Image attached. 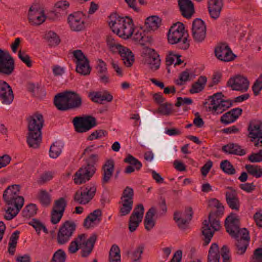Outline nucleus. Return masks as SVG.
Returning a JSON list of instances; mask_svg holds the SVG:
<instances>
[{"label": "nucleus", "instance_id": "obj_51", "mask_svg": "<svg viewBox=\"0 0 262 262\" xmlns=\"http://www.w3.org/2000/svg\"><path fill=\"white\" fill-rule=\"evenodd\" d=\"M29 224L35 229L37 234H39L41 230H42L45 233H48V231L45 226L36 219H32L29 223Z\"/></svg>", "mask_w": 262, "mask_h": 262}, {"label": "nucleus", "instance_id": "obj_59", "mask_svg": "<svg viewBox=\"0 0 262 262\" xmlns=\"http://www.w3.org/2000/svg\"><path fill=\"white\" fill-rule=\"evenodd\" d=\"M252 90L255 96L259 95L262 90V73L260 74L258 78L254 82Z\"/></svg>", "mask_w": 262, "mask_h": 262}, {"label": "nucleus", "instance_id": "obj_18", "mask_svg": "<svg viewBox=\"0 0 262 262\" xmlns=\"http://www.w3.org/2000/svg\"><path fill=\"white\" fill-rule=\"evenodd\" d=\"M70 28L74 31H79L84 28L83 16L81 13L76 12L71 14L68 18Z\"/></svg>", "mask_w": 262, "mask_h": 262}, {"label": "nucleus", "instance_id": "obj_58", "mask_svg": "<svg viewBox=\"0 0 262 262\" xmlns=\"http://www.w3.org/2000/svg\"><path fill=\"white\" fill-rule=\"evenodd\" d=\"M157 112L162 115L168 116L172 112V104L167 102L161 104L159 106Z\"/></svg>", "mask_w": 262, "mask_h": 262}, {"label": "nucleus", "instance_id": "obj_30", "mask_svg": "<svg viewBox=\"0 0 262 262\" xmlns=\"http://www.w3.org/2000/svg\"><path fill=\"white\" fill-rule=\"evenodd\" d=\"M28 19L32 25H39L45 21L46 17L43 12L31 7L28 12Z\"/></svg>", "mask_w": 262, "mask_h": 262}, {"label": "nucleus", "instance_id": "obj_15", "mask_svg": "<svg viewBox=\"0 0 262 262\" xmlns=\"http://www.w3.org/2000/svg\"><path fill=\"white\" fill-rule=\"evenodd\" d=\"M249 82L247 78L241 75H236L230 78L227 82L228 86L232 90L245 92L249 88Z\"/></svg>", "mask_w": 262, "mask_h": 262}, {"label": "nucleus", "instance_id": "obj_16", "mask_svg": "<svg viewBox=\"0 0 262 262\" xmlns=\"http://www.w3.org/2000/svg\"><path fill=\"white\" fill-rule=\"evenodd\" d=\"M215 55L220 60L228 62L234 59V55L226 43L219 44L215 48Z\"/></svg>", "mask_w": 262, "mask_h": 262}, {"label": "nucleus", "instance_id": "obj_22", "mask_svg": "<svg viewBox=\"0 0 262 262\" xmlns=\"http://www.w3.org/2000/svg\"><path fill=\"white\" fill-rule=\"evenodd\" d=\"M178 6L182 15L190 18L194 13V8L191 0H178Z\"/></svg>", "mask_w": 262, "mask_h": 262}, {"label": "nucleus", "instance_id": "obj_37", "mask_svg": "<svg viewBox=\"0 0 262 262\" xmlns=\"http://www.w3.org/2000/svg\"><path fill=\"white\" fill-rule=\"evenodd\" d=\"M29 146L36 148L39 147L41 141V132H29L27 140Z\"/></svg>", "mask_w": 262, "mask_h": 262}, {"label": "nucleus", "instance_id": "obj_12", "mask_svg": "<svg viewBox=\"0 0 262 262\" xmlns=\"http://www.w3.org/2000/svg\"><path fill=\"white\" fill-rule=\"evenodd\" d=\"M73 122L75 130L78 133L86 132L96 125V120L92 116L76 117Z\"/></svg>", "mask_w": 262, "mask_h": 262}, {"label": "nucleus", "instance_id": "obj_34", "mask_svg": "<svg viewBox=\"0 0 262 262\" xmlns=\"http://www.w3.org/2000/svg\"><path fill=\"white\" fill-rule=\"evenodd\" d=\"M97 239V235L92 234L89 237L87 242L84 243L83 245L80 247L81 255L83 257H86L92 253L94 247L95 243Z\"/></svg>", "mask_w": 262, "mask_h": 262}, {"label": "nucleus", "instance_id": "obj_1", "mask_svg": "<svg viewBox=\"0 0 262 262\" xmlns=\"http://www.w3.org/2000/svg\"><path fill=\"white\" fill-rule=\"evenodd\" d=\"M20 185L9 186L4 191L3 198L6 204L4 218L11 220L19 213L24 204V199L19 195Z\"/></svg>", "mask_w": 262, "mask_h": 262}, {"label": "nucleus", "instance_id": "obj_36", "mask_svg": "<svg viewBox=\"0 0 262 262\" xmlns=\"http://www.w3.org/2000/svg\"><path fill=\"white\" fill-rule=\"evenodd\" d=\"M69 110H74L80 107L82 98L79 94L73 91H68Z\"/></svg>", "mask_w": 262, "mask_h": 262}, {"label": "nucleus", "instance_id": "obj_57", "mask_svg": "<svg viewBox=\"0 0 262 262\" xmlns=\"http://www.w3.org/2000/svg\"><path fill=\"white\" fill-rule=\"evenodd\" d=\"M249 242L247 240L237 239L236 245V250L238 254H244L248 246Z\"/></svg>", "mask_w": 262, "mask_h": 262}, {"label": "nucleus", "instance_id": "obj_47", "mask_svg": "<svg viewBox=\"0 0 262 262\" xmlns=\"http://www.w3.org/2000/svg\"><path fill=\"white\" fill-rule=\"evenodd\" d=\"M108 262H121L120 250L116 245H113L110 249Z\"/></svg>", "mask_w": 262, "mask_h": 262}, {"label": "nucleus", "instance_id": "obj_44", "mask_svg": "<svg viewBox=\"0 0 262 262\" xmlns=\"http://www.w3.org/2000/svg\"><path fill=\"white\" fill-rule=\"evenodd\" d=\"M160 18L157 16H151L146 19L145 25L148 31H155L160 26Z\"/></svg>", "mask_w": 262, "mask_h": 262}, {"label": "nucleus", "instance_id": "obj_63", "mask_svg": "<svg viewBox=\"0 0 262 262\" xmlns=\"http://www.w3.org/2000/svg\"><path fill=\"white\" fill-rule=\"evenodd\" d=\"M221 255L223 258V262H231V256L228 247L224 245L221 250Z\"/></svg>", "mask_w": 262, "mask_h": 262}, {"label": "nucleus", "instance_id": "obj_64", "mask_svg": "<svg viewBox=\"0 0 262 262\" xmlns=\"http://www.w3.org/2000/svg\"><path fill=\"white\" fill-rule=\"evenodd\" d=\"M248 159L253 163L262 162V150H260L256 153H252L250 155Z\"/></svg>", "mask_w": 262, "mask_h": 262}, {"label": "nucleus", "instance_id": "obj_35", "mask_svg": "<svg viewBox=\"0 0 262 262\" xmlns=\"http://www.w3.org/2000/svg\"><path fill=\"white\" fill-rule=\"evenodd\" d=\"M101 215L102 212L100 210H94L84 219L83 226L86 228H90L94 226V224L99 223L101 220Z\"/></svg>", "mask_w": 262, "mask_h": 262}, {"label": "nucleus", "instance_id": "obj_49", "mask_svg": "<svg viewBox=\"0 0 262 262\" xmlns=\"http://www.w3.org/2000/svg\"><path fill=\"white\" fill-rule=\"evenodd\" d=\"M106 43L109 49L113 53H117V51L122 46L111 36L107 37Z\"/></svg>", "mask_w": 262, "mask_h": 262}, {"label": "nucleus", "instance_id": "obj_56", "mask_svg": "<svg viewBox=\"0 0 262 262\" xmlns=\"http://www.w3.org/2000/svg\"><path fill=\"white\" fill-rule=\"evenodd\" d=\"M66 254L62 249H58L53 254L50 262H65Z\"/></svg>", "mask_w": 262, "mask_h": 262}, {"label": "nucleus", "instance_id": "obj_20", "mask_svg": "<svg viewBox=\"0 0 262 262\" xmlns=\"http://www.w3.org/2000/svg\"><path fill=\"white\" fill-rule=\"evenodd\" d=\"M14 99L11 88L5 81L0 80V100L4 104H10Z\"/></svg>", "mask_w": 262, "mask_h": 262}, {"label": "nucleus", "instance_id": "obj_31", "mask_svg": "<svg viewBox=\"0 0 262 262\" xmlns=\"http://www.w3.org/2000/svg\"><path fill=\"white\" fill-rule=\"evenodd\" d=\"M54 103L57 108L61 111L69 110L68 91L57 94L54 98Z\"/></svg>", "mask_w": 262, "mask_h": 262}, {"label": "nucleus", "instance_id": "obj_4", "mask_svg": "<svg viewBox=\"0 0 262 262\" xmlns=\"http://www.w3.org/2000/svg\"><path fill=\"white\" fill-rule=\"evenodd\" d=\"M222 96V93H216L209 96L203 102V106L206 110L213 115H219L231 107L233 102L230 99H223Z\"/></svg>", "mask_w": 262, "mask_h": 262}, {"label": "nucleus", "instance_id": "obj_26", "mask_svg": "<svg viewBox=\"0 0 262 262\" xmlns=\"http://www.w3.org/2000/svg\"><path fill=\"white\" fill-rule=\"evenodd\" d=\"M242 112V109L239 107L233 108L222 115L221 122L226 125L233 123L238 118Z\"/></svg>", "mask_w": 262, "mask_h": 262}, {"label": "nucleus", "instance_id": "obj_55", "mask_svg": "<svg viewBox=\"0 0 262 262\" xmlns=\"http://www.w3.org/2000/svg\"><path fill=\"white\" fill-rule=\"evenodd\" d=\"M55 173L51 171H46L42 173L38 180H37V183L39 185H43L46 183L51 180L54 176Z\"/></svg>", "mask_w": 262, "mask_h": 262}, {"label": "nucleus", "instance_id": "obj_9", "mask_svg": "<svg viewBox=\"0 0 262 262\" xmlns=\"http://www.w3.org/2000/svg\"><path fill=\"white\" fill-rule=\"evenodd\" d=\"M247 130L248 137L253 139H257L254 142L255 146L262 144V121L259 120L253 119L249 121Z\"/></svg>", "mask_w": 262, "mask_h": 262}, {"label": "nucleus", "instance_id": "obj_61", "mask_svg": "<svg viewBox=\"0 0 262 262\" xmlns=\"http://www.w3.org/2000/svg\"><path fill=\"white\" fill-rule=\"evenodd\" d=\"M143 249V247L140 246L134 251L132 255V262H140Z\"/></svg>", "mask_w": 262, "mask_h": 262}, {"label": "nucleus", "instance_id": "obj_38", "mask_svg": "<svg viewBox=\"0 0 262 262\" xmlns=\"http://www.w3.org/2000/svg\"><path fill=\"white\" fill-rule=\"evenodd\" d=\"M113 96L107 92H105L103 93L94 92L91 94L92 100L94 102L100 104H102L104 101L110 102L113 100Z\"/></svg>", "mask_w": 262, "mask_h": 262}, {"label": "nucleus", "instance_id": "obj_40", "mask_svg": "<svg viewBox=\"0 0 262 262\" xmlns=\"http://www.w3.org/2000/svg\"><path fill=\"white\" fill-rule=\"evenodd\" d=\"M156 211V209L155 207H151L146 212L144 219V226L145 229L149 231L155 225V222L153 219Z\"/></svg>", "mask_w": 262, "mask_h": 262}, {"label": "nucleus", "instance_id": "obj_62", "mask_svg": "<svg viewBox=\"0 0 262 262\" xmlns=\"http://www.w3.org/2000/svg\"><path fill=\"white\" fill-rule=\"evenodd\" d=\"M134 194L133 189L129 186H127L123 190L120 199L133 201Z\"/></svg>", "mask_w": 262, "mask_h": 262}, {"label": "nucleus", "instance_id": "obj_53", "mask_svg": "<svg viewBox=\"0 0 262 262\" xmlns=\"http://www.w3.org/2000/svg\"><path fill=\"white\" fill-rule=\"evenodd\" d=\"M67 205V201L64 198H60L55 201L53 209L64 213Z\"/></svg>", "mask_w": 262, "mask_h": 262}, {"label": "nucleus", "instance_id": "obj_27", "mask_svg": "<svg viewBox=\"0 0 262 262\" xmlns=\"http://www.w3.org/2000/svg\"><path fill=\"white\" fill-rule=\"evenodd\" d=\"M146 62L149 69L152 71H156L159 69L161 63L159 55L154 49H149L148 51L147 58Z\"/></svg>", "mask_w": 262, "mask_h": 262}, {"label": "nucleus", "instance_id": "obj_48", "mask_svg": "<svg viewBox=\"0 0 262 262\" xmlns=\"http://www.w3.org/2000/svg\"><path fill=\"white\" fill-rule=\"evenodd\" d=\"M38 198L40 203L43 206H48L51 204V195L46 190H39Z\"/></svg>", "mask_w": 262, "mask_h": 262}, {"label": "nucleus", "instance_id": "obj_29", "mask_svg": "<svg viewBox=\"0 0 262 262\" xmlns=\"http://www.w3.org/2000/svg\"><path fill=\"white\" fill-rule=\"evenodd\" d=\"M89 239L88 235L84 233L78 234L70 243L68 250L70 253H75L79 249L80 246L84 245V243Z\"/></svg>", "mask_w": 262, "mask_h": 262}, {"label": "nucleus", "instance_id": "obj_42", "mask_svg": "<svg viewBox=\"0 0 262 262\" xmlns=\"http://www.w3.org/2000/svg\"><path fill=\"white\" fill-rule=\"evenodd\" d=\"M70 7V3L67 1H59L55 5V15L57 17L61 16L67 14V10Z\"/></svg>", "mask_w": 262, "mask_h": 262}, {"label": "nucleus", "instance_id": "obj_46", "mask_svg": "<svg viewBox=\"0 0 262 262\" xmlns=\"http://www.w3.org/2000/svg\"><path fill=\"white\" fill-rule=\"evenodd\" d=\"M245 169L247 172L256 178L262 177V168L257 165L247 164L245 165Z\"/></svg>", "mask_w": 262, "mask_h": 262}, {"label": "nucleus", "instance_id": "obj_14", "mask_svg": "<svg viewBox=\"0 0 262 262\" xmlns=\"http://www.w3.org/2000/svg\"><path fill=\"white\" fill-rule=\"evenodd\" d=\"M206 33V28L204 22L200 18L195 19L192 23V34L195 41H203Z\"/></svg>", "mask_w": 262, "mask_h": 262}, {"label": "nucleus", "instance_id": "obj_39", "mask_svg": "<svg viewBox=\"0 0 262 262\" xmlns=\"http://www.w3.org/2000/svg\"><path fill=\"white\" fill-rule=\"evenodd\" d=\"M223 150L228 154L244 156L246 154V151L241 148V147L236 144L230 143L224 146Z\"/></svg>", "mask_w": 262, "mask_h": 262}, {"label": "nucleus", "instance_id": "obj_5", "mask_svg": "<svg viewBox=\"0 0 262 262\" xmlns=\"http://www.w3.org/2000/svg\"><path fill=\"white\" fill-rule=\"evenodd\" d=\"M89 160L91 163L80 167L74 174L73 181L75 184L79 185L89 181L94 176L96 171L94 165L99 160V156L97 154H92Z\"/></svg>", "mask_w": 262, "mask_h": 262}, {"label": "nucleus", "instance_id": "obj_10", "mask_svg": "<svg viewBox=\"0 0 262 262\" xmlns=\"http://www.w3.org/2000/svg\"><path fill=\"white\" fill-rule=\"evenodd\" d=\"M14 68L13 57L8 52L0 49V73L10 75L13 72Z\"/></svg>", "mask_w": 262, "mask_h": 262}, {"label": "nucleus", "instance_id": "obj_24", "mask_svg": "<svg viewBox=\"0 0 262 262\" xmlns=\"http://www.w3.org/2000/svg\"><path fill=\"white\" fill-rule=\"evenodd\" d=\"M225 197L226 202L229 208L232 210L238 211L241 203L236 192L232 189H229V190L226 191Z\"/></svg>", "mask_w": 262, "mask_h": 262}, {"label": "nucleus", "instance_id": "obj_21", "mask_svg": "<svg viewBox=\"0 0 262 262\" xmlns=\"http://www.w3.org/2000/svg\"><path fill=\"white\" fill-rule=\"evenodd\" d=\"M29 132L41 131L44 120L43 116L40 114H35L27 118Z\"/></svg>", "mask_w": 262, "mask_h": 262}, {"label": "nucleus", "instance_id": "obj_7", "mask_svg": "<svg viewBox=\"0 0 262 262\" xmlns=\"http://www.w3.org/2000/svg\"><path fill=\"white\" fill-rule=\"evenodd\" d=\"M76 225L72 221H67L60 227L57 235V241L60 245L68 243L76 230Z\"/></svg>", "mask_w": 262, "mask_h": 262}, {"label": "nucleus", "instance_id": "obj_45", "mask_svg": "<svg viewBox=\"0 0 262 262\" xmlns=\"http://www.w3.org/2000/svg\"><path fill=\"white\" fill-rule=\"evenodd\" d=\"M63 144L60 141H56L50 146L49 155L51 158L56 159L62 152Z\"/></svg>", "mask_w": 262, "mask_h": 262}, {"label": "nucleus", "instance_id": "obj_17", "mask_svg": "<svg viewBox=\"0 0 262 262\" xmlns=\"http://www.w3.org/2000/svg\"><path fill=\"white\" fill-rule=\"evenodd\" d=\"M191 208L186 209L184 212H176L173 219L180 228L185 229L192 217Z\"/></svg>", "mask_w": 262, "mask_h": 262}, {"label": "nucleus", "instance_id": "obj_11", "mask_svg": "<svg viewBox=\"0 0 262 262\" xmlns=\"http://www.w3.org/2000/svg\"><path fill=\"white\" fill-rule=\"evenodd\" d=\"M76 64V71L77 73L83 75H89L91 71L89 61L81 50H77L73 52Z\"/></svg>", "mask_w": 262, "mask_h": 262}, {"label": "nucleus", "instance_id": "obj_3", "mask_svg": "<svg viewBox=\"0 0 262 262\" xmlns=\"http://www.w3.org/2000/svg\"><path fill=\"white\" fill-rule=\"evenodd\" d=\"M188 34L183 23L178 22L169 29L167 35L168 42L171 44H178L180 49L186 50L189 47Z\"/></svg>", "mask_w": 262, "mask_h": 262}, {"label": "nucleus", "instance_id": "obj_23", "mask_svg": "<svg viewBox=\"0 0 262 262\" xmlns=\"http://www.w3.org/2000/svg\"><path fill=\"white\" fill-rule=\"evenodd\" d=\"M133 39L138 42L142 46H149L153 41L151 36L146 35V33L142 28L134 29V33L132 35Z\"/></svg>", "mask_w": 262, "mask_h": 262}, {"label": "nucleus", "instance_id": "obj_33", "mask_svg": "<svg viewBox=\"0 0 262 262\" xmlns=\"http://www.w3.org/2000/svg\"><path fill=\"white\" fill-rule=\"evenodd\" d=\"M117 53L120 55L123 63L126 67H130L133 64L135 60L134 55L130 49L122 46L117 51Z\"/></svg>", "mask_w": 262, "mask_h": 262}, {"label": "nucleus", "instance_id": "obj_6", "mask_svg": "<svg viewBox=\"0 0 262 262\" xmlns=\"http://www.w3.org/2000/svg\"><path fill=\"white\" fill-rule=\"evenodd\" d=\"M219 219L213 216V214L209 213L208 221L204 220L203 222L202 232L204 237V246H207L210 243L214 231L220 230L221 225Z\"/></svg>", "mask_w": 262, "mask_h": 262}, {"label": "nucleus", "instance_id": "obj_41", "mask_svg": "<svg viewBox=\"0 0 262 262\" xmlns=\"http://www.w3.org/2000/svg\"><path fill=\"white\" fill-rule=\"evenodd\" d=\"M207 262H219L220 258L219 248L216 243L211 244L208 254Z\"/></svg>", "mask_w": 262, "mask_h": 262}, {"label": "nucleus", "instance_id": "obj_50", "mask_svg": "<svg viewBox=\"0 0 262 262\" xmlns=\"http://www.w3.org/2000/svg\"><path fill=\"white\" fill-rule=\"evenodd\" d=\"M37 210V206L35 204H30L25 207L22 213L24 216L30 217L36 214Z\"/></svg>", "mask_w": 262, "mask_h": 262}, {"label": "nucleus", "instance_id": "obj_52", "mask_svg": "<svg viewBox=\"0 0 262 262\" xmlns=\"http://www.w3.org/2000/svg\"><path fill=\"white\" fill-rule=\"evenodd\" d=\"M220 167L223 171L228 174H234L235 173V169L233 166L228 160H224L221 162Z\"/></svg>", "mask_w": 262, "mask_h": 262}, {"label": "nucleus", "instance_id": "obj_25", "mask_svg": "<svg viewBox=\"0 0 262 262\" xmlns=\"http://www.w3.org/2000/svg\"><path fill=\"white\" fill-rule=\"evenodd\" d=\"M114 171V162L112 159L107 160L102 167V184L108 183Z\"/></svg>", "mask_w": 262, "mask_h": 262}, {"label": "nucleus", "instance_id": "obj_43", "mask_svg": "<svg viewBox=\"0 0 262 262\" xmlns=\"http://www.w3.org/2000/svg\"><path fill=\"white\" fill-rule=\"evenodd\" d=\"M207 82V78L205 76H201L198 79L192 84L190 89L191 94L198 93L201 92L204 89Z\"/></svg>", "mask_w": 262, "mask_h": 262}, {"label": "nucleus", "instance_id": "obj_2", "mask_svg": "<svg viewBox=\"0 0 262 262\" xmlns=\"http://www.w3.org/2000/svg\"><path fill=\"white\" fill-rule=\"evenodd\" d=\"M109 25L113 31L120 37L127 39L134 33V25L132 19L128 16L121 17L111 16Z\"/></svg>", "mask_w": 262, "mask_h": 262}, {"label": "nucleus", "instance_id": "obj_19", "mask_svg": "<svg viewBox=\"0 0 262 262\" xmlns=\"http://www.w3.org/2000/svg\"><path fill=\"white\" fill-rule=\"evenodd\" d=\"M239 223L238 215L234 213H231L226 219L225 226L231 236H235L238 232Z\"/></svg>", "mask_w": 262, "mask_h": 262}, {"label": "nucleus", "instance_id": "obj_32", "mask_svg": "<svg viewBox=\"0 0 262 262\" xmlns=\"http://www.w3.org/2000/svg\"><path fill=\"white\" fill-rule=\"evenodd\" d=\"M123 162L130 164V165H128L125 168L124 171V173L126 174L133 172L135 169L139 170L142 166L141 162L131 155H128L124 159Z\"/></svg>", "mask_w": 262, "mask_h": 262}, {"label": "nucleus", "instance_id": "obj_28", "mask_svg": "<svg viewBox=\"0 0 262 262\" xmlns=\"http://www.w3.org/2000/svg\"><path fill=\"white\" fill-rule=\"evenodd\" d=\"M223 5L222 0H208V11L212 18L216 19L219 17Z\"/></svg>", "mask_w": 262, "mask_h": 262}, {"label": "nucleus", "instance_id": "obj_13", "mask_svg": "<svg viewBox=\"0 0 262 262\" xmlns=\"http://www.w3.org/2000/svg\"><path fill=\"white\" fill-rule=\"evenodd\" d=\"M144 211V206L141 204L138 205L135 208L129 220L128 229L130 232H134L138 227L142 221Z\"/></svg>", "mask_w": 262, "mask_h": 262}, {"label": "nucleus", "instance_id": "obj_8", "mask_svg": "<svg viewBox=\"0 0 262 262\" xmlns=\"http://www.w3.org/2000/svg\"><path fill=\"white\" fill-rule=\"evenodd\" d=\"M96 186L90 184L81 188L74 195V201L80 204L88 203L94 196L96 192Z\"/></svg>", "mask_w": 262, "mask_h": 262}, {"label": "nucleus", "instance_id": "obj_54", "mask_svg": "<svg viewBox=\"0 0 262 262\" xmlns=\"http://www.w3.org/2000/svg\"><path fill=\"white\" fill-rule=\"evenodd\" d=\"M46 37L49 45L57 46L60 42V39L57 35L53 31H50L46 34Z\"/></svg>", "mask_w": 262, "mask_h": 262}, {"label": "nucleus", "instance_id": "obj_60", "mask_svg": "<svg viewBox=\"0 0 262 262\" xmlns=\"http://www.w3.org/2000/svg\"><path fill=\"white\" fill-rule=\"evenodd\" d=\"M189 80H190V74L188 71H185L180 74L179 78L176 80V83L179 85H182Z\"/></svg>", "mask_w": 262, "mask_h": 262}]
</instances>
